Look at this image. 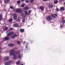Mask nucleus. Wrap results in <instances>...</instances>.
Instances as JSON below:
<instances>
[{
	"mask_svg": "<svg viewBox=\"0 0 65 65\" xmlns=\"http://www.w3.org/2000/svg\"><path fill=\"white\" fill-rule=\"evenodd\" d=\"M15 51V48H14L12 49L10 52V55H13V58L14 60H16L17 59H16L17 58V56L15 55L17 54H18L19 53L17 51L14 52Z\"/></svg>",
	"mask_w": 65,
	"mask_h": 65,
	"instance_id": "1",
	"label": "nucleus"
},
{
	"mask_svg": "<svg viewBox=\"0 0 65 65\" xmlns=\"http://www.w3.org/2000/svg\"><path fill=\"white\" fill-rule=\"evenodd\" d=\"M46 19H47V20L48 21H50L52 20V18L50 16H48V17H47Z\"/></svg>",
	"mask_w": 65,
	"mask_h": 65,
	"instance_id": "2",
	"label": "nucleus"
},
{
	"mask_svg": "<svg viewBox=\"0 0 65 65\" xmlns=\"http://www.w3.org/2000/svg\"><path fill=\"white\" fill-rule=\"evenodd\" d=\"M16 11L17 13H21L22 12V10L21 9H18L16 10Z\"/></svg>",
	"mask_w": 65,
	"mask_h": 65,
	"instance_id": "3",
	"label": "nucleus"
},
{
	"mask_svg": "<svg viewBox=\"0 0 65 65\" xmlns=\"http://www.w3.org/2000/svg\"><path fill=\"white\" fill-rule=\"evenodd\" d=\"M17 18V15L15 14H14L13 15V18L15 20H16Z\"/></svg>",
	"mask_w": 65,
	"mask_h": 65,
	"instance_id": "4",
	"label": "nucleus"
},
{
	"mask_svg": "<svg viewBox=\"0 0 65 65\" xmlns=\"http://www.w3.org/2000/svg\"><path fill=\"white\" fill-rule=\"evenodd\" d=\"M19 26L18 24L17 23H16L13 25V27H18Z\"/></svg>",
	"mask_w": 65,
	"mask_h": 65,
	"instance_id": "5",
	"label": "nucleus"
},
{
	"mask_svg": "<svg viewBox=\"0 0 65 65\" xmlns=\"http://www.w3.org/2000/svg\"><path fill=\"white\" fill-rule=\"evenodd\" d=\"M10 64V62L9 61V62H5V65H9Z\"/></svg>",
	"mask_w": 65,
	"mask_h": 65,
	"instance_id": "6",
	"label": "nucleus"
},
{
	"mask_svg": "<svg viewBox=\"0 0 65 65\" xmlns=\"http://www.w3.org/2000/svg\"><path fill=\"white\" fill-rule=\"evenodd\" d=\"M51 15L52 16V17H53V18H56V17H55V16H57V14H52Z\"/></svg>",
	"mask_w": 65,
	"mask_h": 65,
	"instance_id": "7",
	"label": "nucleus"
},
{
	"mask_svg": "<svg viewBox=\"0 0 65 65\" xmlns=\"http://www.w3.org/2000/svg\"><path fill=\"white\" fill-rule=\"evenodd\" d=\"M17 36V35L16 34H14V35L12 36L11 37V38L13 39L15 37H16Z\"/></svg>",
	"mask_w": 65,
	"mask_h": 65,
	"instance_id": "8",
	"label": "nucleus"
},
{
	"mask_svg": "<svg viewBox=\"0 0 65 65\" xmlns=\"http://www.w3.org/2000/svg\"><path fill=\"white\" fill-rule=\"evenodd\" d=\"M40 8L42 11H43L44 10V7L42 6H41L40 7Z\"/></svg>",
	"mask_w": 65,
	"mask_h": 65,
	"instance_id": "9",
	"label": "nucleus"
},
{
	"mask_svg": "<svg viewBox=\"0 0 65 65\" xmlns=\"http://www.w3.org/2000/svg\"><path fill=\"white\" fill-rule=\"evenodd\" d=\"M14 44H8V46L10 47H12L14 46Z\"/></svg>",
	"mask_w": 65,
	"mask_h": 65,
	"instance_id": "10",
	"label": "nucleus"
},
{
	"mask_svg": "<svg viewBox=\"0 0 65 65\" xmlns=\"http://www.w3.org/2000/svg\"><path fill=\"white\" fill-rule=\"evenodd\" d=\"M21 15L23 17L25 18L26 17V15L24 13H22Z\"/></svg>",
	"mask_w": 65,
	"mask_h": 65,
	"instance_id": "11",
	"label": "nucleus"
},
{
	"mask_svg": "<svg viewBox=\"0 0 65 65\" xmlns=\"http://www.w3.org/2000/svg\"><path fill=\"white\" fill-rule=\"evenodd\" d=\"M60 9L62 11H63L64 10V8L63 7H61L60 8Z\"/></svg>",
	"mask_w": 65,
	"mask_h": 65,
	"instance_id": "12",
	"label": "nucleus"
},
{
	"mask_svg": "<svg viewBox=\"0 0 65 65\" xmlns=\"http://www.w3.org/2000/svg\"><path fill=\"white\" fill-rule=\"evenodd\" d=\"M20 31L21 32H24V29H21L20 30Z\"/></svg>",
	"mask_w": 65,
	"mask_h": 65,
	"instance_id": "13",
	"label": "nucleus"
},
{
	"mask_svg": "<svg viewBox=\"0 0 65 65\" xmlns=\"http://www.w3.org/2000/svg\"><path fill=\"white\" fill-rule=\"evenodd\" d=\"M10 0H5L4 1V2L5 3H8L9 1Z\"/></svg>",
	"mask_w": 65,
	"mask_h": 65,
	"instance_id": "14",
	"label": "nucleus"
},
{
	"mask_svg": "<svg viewBox=\"0 0 65 65\" xmlns=\"http://www.w3.org/2000/svg\"><path fill=\"white\" fill-rule=\"evenodd\" d=\"M9 59V58L8 57H5L4 58L5 60H8Z\"/></svg>",
	"mask_w": 65,
	"mask_h": 65,
	"instance_id": "15",
	"label": "nucleus"
},
{
	"mask_svg": "<svg viewBox=\"0 0 65 65\" xmlns=\"http://www.w3.org/2000/svg\"><path fill=\"white\" fill-rule=\"evenodd\" d=\"M29 9V8L28 7H26L24 8V10H27Z\"/></svg>",
	"mask_w": 65,
	"mask_h": 65,
	"instance_id": "16",
	"label": "nucleus"
},
{
	"mask_svg": "<svg viewBox=\"0 0 65 65\" xmlns=\"http://www.w3.org/2000/svg\"><path fill=\"white\" fill-rule=\"evenodd\" d=\"M4 39L5 40L7 41L9 39V38H7V37H5L4 38Z\"/></svg>",
	"mask_w": 65,
	"mask_h": 65,
	"instance_id": "17",
	"label": "nucleus"
},
{
	"mask_svg": "<svg viewBox=\"0 0 65 65\" xmlns=\"http://www.w3.org/2000/svg\"><path fill=\"white\" fill-rule=\"evenodd\" d=\"M18 58L21 59V54H19L18 55Z\"/></svg>",
	"mask_w": 65,
	"mask_h": 65,
	"instance_id": "18",
	"label": "nucleus"
},
{
	"mask_svg": "<svg viewBox=\"0 0 65 65\" xmlns=\"http://www.w3.org/2000/svg\"><path fill=\"white\" fill-rule=\"evenodd\" d=\"M58 2V1L57 0H55L54 1V4H57Z\"/></svg>",
	"mask_w": 65,
	"mask_h": 65,
	"instance_id": "19",
	"label": "nucleus"
},
{
	"mask_svg": "<svg viewBox=\"0 0 65 65\" xmlns=\"http://www.w3.org/2000/svg\"><path fill=\"white\" fill-rule=\"evenodd\" d=\"M2 15H0V20H1L2 19Z\"/></svg>",
	"mask_w": 65,
	"mask_h": 65,
	"instance_id": "20",
	"label": "nucleus"
},
{
	"mask_svg": "<svg viewBox=\"0 0 65 65\" xmlns=\"http://www.w3.org/2000/svg\"><path fill=\"white\" fill-rule=\"evenodd\" d=\"M62 22L63 24L64 23H65V20H63L62 21Z\"/></svg>",
	"mask_w": 65,
	"mask_h": 65,
	"instance_id": "21",
	"label": "nucleus"
},
{
	"mask_svg": "<svg viewBox=\"0 0 65 65\" xmlns=\"http://www.w3.org/2000/svg\"><path fill=\"white\" fill-rule=\"evenodd\" d=\"M20 63V61L19 60L18 61H17L16 62L17 64H19Z\"/></svg>",
	"mask_w": 65,
	"mask_h": 65,
	"instance_id": "22",
	"label": "nucleus"
},
{
	"mask_svg": "<svg viewBox=\"0 0 65 65\" xmlns=\"http://www.w3.org/2000/svg\"><path fill=\"white\" fill-rule=\"evenodd\" d=\"M12 21V19H10L9 20V21L10 22H11Z\"/></svg>",
	"mask_w": 65,
	"mask_h": 65,
	"instance_id": "23",
	"label": "nucleus"
},
{
	"mask_svg": "<svg viewBox=\"0 0 65 65\" xmlns=\"http://www.w3.org/2000/svg\"><path fill=\"white\" fill-rule=\"evenodd\" d=\"M10 35H11L13 34L14 32H10Z\"/></svg>",
	"mask_w": 65,
	"mask_h": 65,
	"instance_id": "24",
	"label": "nucleus"
},
{
	"mask_svg": "<svg viewBox=\"0 0 65 65\" xmlns=\"http://www.w3.org/2000/svg\"><path fill=\"white\" fill-rule=\"evenodd\" d=\"M10 35H10V33H9L7 34V37H8L10 36Z\"/></svg>",
	"mask_w": 65,
	"mask_h": 65,
	"instance_id": "25",
	"label": "nucleus"
},
{
	"mask_svg": "<svg viewBox=\"0 0 65 65\" xmlns=\"http://www.w3.org/2000/svg\"><path fill=\"white\" fill-rule=\"evenodd\" d=\"M63 27V25H60V28H62V27Z\"/></svg>",
	"mask_w": 65,
	"mask_h": 65,
	"instance_id": "26",
	"label": "nucleus"
},
{
	"mask_svg": "<svg viewBox=\"0 0 65 65\" xmlns=\"http://www.w3.org/2000/svg\"><path fill=\"white\" fill-rule=\"evenodd\" d=\"M56 11H57V12H58L59 11V10L57 8H56Z\"/></svg>",
	"mask_w": 65,
	"mask_h": 65,
	"instance_id": "27",
	"label": "nucleus"
},
{
	"mask_svg": "<svg viewBox=\"0 0 65 65\" xmlns=\"http://www.w3.org/2000/svg\"><path fill=\"white\" fill-rule=\"evenodd\" d=\"M25 19H23V20H22V22L23 23H24L25 22Z\"/></svg>",
	"mask_w": 65,
	"mask_h": 65,
	"instance_id": "28",
	"label": "nucleus"
},
{
	"mask_svg": "<svg viewBox=\"0 0 65 65\" xmlns=\"http://www.w3.org/2000/svg\"><path fill=\"white\" fill-rule=\"evenodd\" d=\"M25 2L26 3H28V2H29V1H28V0H26L25 1Z\"/></svg>",
	"mask_w": 65,
	"mask_h": 65,
	"instance_id": "29",
	"label": "nucleus"
},
{
	"mask_svg": "<svg viewBox=\"0 0 65 65\" xmlns=\"http://www.w3.org/2000/svg\"><path fill=\"white\" fill-rule=\"evenodd\" d=\"M53 5H50V7H51V8H52V7H53Z\"/></svg>",
	"mask_w": 65,
	"mask_h": 65,
	"instance_id": "30",
	"label": "nucleus"
},
{
	"mask_svg": "<svg viewBox=\"0 0 65 65\" xmlns=\"http://www.w3.org/2000/svg\"><path fill=\"white\" fill-rule=\"evenodd\" d=\"M24 4H22L21 5V7H24Z\"/></svg>",
	"mask_w": 65,
	"mask_h": 65,
	"instance_id": "31",
	"label": "nucleus"
},
{
	"mask_svg": "<svg viewBox=\"0 0 65 65\" xmlns=\"http://www.w3.org/2000/svg\"><path fill=\"white\" fill-rule=\"evenodd\" d=\"M18 44H20V42L19 41H18L17 42Z\"/></svg>",
	"mask_w": 65,
	"mask_h": 65,
	"instance_id": "32",
	"label": "nucleus"
},
{
	"mask_svg": "<svg viewBox=\"0 0 65 65\" xmlns=\"http://www.w3.org/2000/svg\"><path fill=\"white\" fill-rule=\"evenodd\" d=\"M20 3V1H17V3H18V4H19V3Z\"/></svg>",
	"mask_w": 65,
	"mask_h": 65,
	"instance_id": "33",
	"label": "nucleus"
},
{
	"mask_svg": "<svg viewBox=\"0 0 65 65\" xmlns=\"http://www.w3.org/2000/svg\"><path fill=\"white\" fill-rule=\"evenodd\" d=\"M10 8H11V9H13V7L12 6H10Z\"/></svg>",
	"mask_w": 65,
	"mask_h": 65,
	"instance_id": "34",
	"label": "nucleus"
},
{
	"mask_svg": "<svg viewBox=\"0 0 65 65\" xmlns=\"http://www.w3.org/2000/svg\"><path fill=\"white\" fill-rule=\"evenodd\" d=\"M5 30H7V27H6L5 28Z\"/></svg>",
	"mask_w": 65,
	"mask_h": 65,
	"instance_id": "35",
	"label": "nucleus"
},
{
	"mask_svg": "<svg viewBox=\"0 0 65 65\" xmlns=\"http://www.w3.org/2000/svg\"><path fill=\"white\" fill-rule=\"evenodd\" d=\"M30 1L31 3H32V2H33V0H30Z\"/></svg>",
	"mask_w": 65,
	"mask_h": 65,
	"instance_id": "36",
	"label": "nucleus"
},
{
	"mask_svg": "<svg viewBox=\"0 0 65 65\" xmlns=\"http://www.w3.org/2000/svg\"><path fill=\"white\" fill-rule=\"evenodd\" d=\"M43 1H49V0H43Z\"/></svg>",
	"mask_w": 65,
	"mask_h": 65,
	"instance_id": "37",
	"label": "nucleus"
},
{
	"mask_svg": "<svg viewBox=\"0 0 65 65\" xmlns=\"http://www.w3.org/2000/svg\"><path fill=\"white\" fill-rule=\"evenodd\" d=\"M24 12L25 13V14H27V12L25 11H24Z\"/></svg>",
	"mask_w": 65,
	"mask_h": 65,
	"instance_id": "38",
	"label": "nucleus"
},
{
	"mask_svg": "<svg viewBox=\"0 0 65 65\" xmlns=\"http://www.w3.org/2000/svg\"><path fill=\"white\" fill-rule=\"evenodd\" d=\"M31 12V11L30 10H29L28 11V13H30Z\"/></svg>",
	"mask_w": 65,
	"mask_h": 65,
	"instance_id": "39",
	"label": "nucleus"
},
{
	"mask_svg": "<svg viewBox=\"0 0 65 65\" xmlns=\"http://www.w3.org/2000/svg\"><path fill=\"white\" fill-rule=\"evenodd\" d=\"M13 30V28H11L10 29V30Z\"/></svg>",
	"mask_w": 65,
	"mask_h": 65,
	"instance_id": "40",
	"label": "nucleus"
},
{
	"mask_svg": "<svg viewBox=\"0 0 65 65\" xmlns=\"http://www.w3.org/2000/svg\"><path fill=\"white\" fill-rule=\"evenodd\" d=\"M24 0H21V1L23 2V1H24Z\"/></svg>",
	"mask_w": 65,
	"mask_h": 65,
	"instance_id": "41",
	"label": "nucleus"
},
{
	"mask_svg": "<svg viewBox=\"0 0 65 65\" xmlns=\"http://www.w3.org/2000/svg\"><path fill=\"white\" fill-rule=\"evenodd\" d=\"M63 1V0H60V1Z\"/></svg>",
	"mask_w": 65,
	"mask_h": 65,
	"instance_id": "42",
	"label": "nucleus"
},
{
	"mask_svg": "<svg viewBox=\"0 0 65 65\" xmlns=\"http://www.w3.org/2000/svg\"><path fill=\"white\" fill-rule=\"evenodd\" d=\"M26 48H27V45H26Z\"/></svg>",
	"mask_w": 65,
	"mask_h": 65,
	"instance_id": "43",
	"label": "nucleus"
},
{
	"mask_svg": "<svg viewBox=\"0 0 65 65\" xmlns=\"http://www.w3.org/2000/svg\"><path fill=\"white\" fill-rule=\"evenodd\" d=\"M62 19H64V17H62Z\"/></svg>",
	"mask_w": 65,
	"mask_h": 65,
	"instance_id": "44",
	"label": "nucleus"
},
{
	"mask_svg": "<svg viewBox=\"0 0 65 65\" xmlns=\"http://www.w3.org/2000/svg\"><path fill=\"white\" fill-rule=\"evenodd\" d=\"M21 65H23V64H21Z\"/></svg>",
	"mask_w": 65,
	"mask_h": 65,
	"instance_id": "45",
	"label": "nucleus"
},
{
	"mask_svg": "<svg viewBox=\"0 0 65 65\" xmlns=\"http://www.w3.org/2000/svg\"><path fill=\"white\" fill-rule=\"evenodd\" d=\"M64 4H65V3H64Z\"/></svg>",
	"mask_w": 65,
	"mask_h": 65,
	"instance_id": "46",
	"label": "nucleus"
},
{
	"mask_svg": "<svg viewBox=\"0 0 65 65\" xmlns=\"http://www.w3.org/2000/svg\"><path fill=\"white\" fill-rule=\"evenodd\" d=\"M18 20H19V19H18Z\"/></svg>",
	"mask_w": 65,
	"mask_h": 65,
	"instance_id": "47",
	"label": "nucleus"
},
{
	"mask_svg": "<svg viewBox=\"0 0 65 65\" xmlns=\"http://www.w3.org/2000/svg\"><path fill=\"white\" fill-rule=\"evenodd\" d=\"M1 53V52H0V53Z\"/></svg>",
	"mask_w": 65,
	"mask_h": 65,
	"instance_id": "48",
	"label": "nucleus"
}]
</instances>
